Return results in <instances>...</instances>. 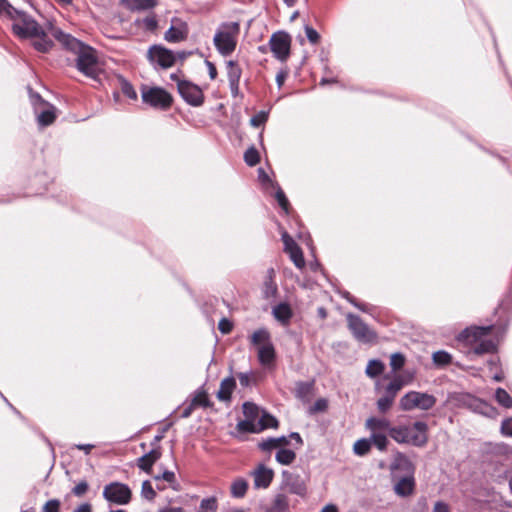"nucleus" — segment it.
Wrapping results in <instances>:
<instances>
[{"label":"nucleus","instance_id":"nucleus-1","mask_svg":"<svg viewBox=\"0 0 512 512\" xmlns=\"http://www.w3.org/2000/svg\"><path fill=\"white\" fill-rule=\"evenodd\" d=\"M0 16H6L13 21L12 30L15 35L32 38L36 50L45 53L52 48L53 42L44 29L29 15L15 9L7 0H0Z\"/></svg>","mask_w":512,"mask_h":512},{"label":"nucleus","instance_id":"nucleus-2","mask_svg":"<svg viewBox=\"0 0 512 512\" xmlns=\"http://www.w3.org/2000/svg\"><path fill=\"white\" fill-rule=\"evenodd\" d=\"M52 36L76 55V67L85 76L96 78L101 71L96 51L59 29L51 28Z\"/></svg>","mask_w":512,"mask_h":512},{"label":"nucleus","instance_id":"nucleus-3","mask_svg":"<svg viewBox=\"0 0 512 512\" xmlns=\"http://www.w3.org/2000/svg\"><path fill=\"white\" fill-rule=\"evenodd\" d=\"M427 424L421 421L413 425H400L390 429V437L397 443L424 446L427 443Z\"/></svg>","mask_w":512,"mask_h":512},{"label":"nucleus","instance_id":"nucleus-4","mask_svg":"<svg viewBox=\"0 0 512 512\" xmlns=\"http://www.w3.org/2000/svg\"><path fill=\"white\" fill-rule=\"evenodd\" d=\"M492 326L471 327L461 333V339L472 346V352L477 355L491 353L496 350V344L491 339H487Z\"/></svg>","mask_w":512,"mask_h":512},{"label":"nucleus","instance_id":"nucleus-5","mask_svg":"<svg viewBox=\"0 0 512 512\" xmlns=\"http://www.w3.org/2000/svg\"><path fill=\"white\" fill-rule=\"evenodd\" d=\"M240 31L238 22L224 23L217 30L213 42L218 52L228 56L234 52L237 45V36Z\"/></svg>","mask_w":512,"mask_h":512},{"label":"nucleus","instance_id":"nucleus-6","mask_svg":"<svg viewBox=\"0 0 512 512\" xmlns=\"http://www.w3.org/2000/svg\"><path fill=\"white\" fill-rule=\"evenodd\" d=\"M141 97L145 104L161 110H167L173 102L171 94L161 87L143 86Z\"/></svg>","mask_w":512,"mask_h":512},{"label":"nucleus","instance_id":"nucleus-7","mask_svg":"<svg viewBox=\"0 0 512 512\" xmlns=\"http://www.w3.org/2000/svg\"><path fill=\"white\" fill-rule=\"evenodd\" d=\"M347 326L353 337L361 343H374L377 333L371 329L359 316L352 313L346 315Z\"/></svg>","mask_w":512,"mask_h":512},{"label":"nucleus","instance_id":"nucleus-8","mask_svg":"<svg viewBox=\"0 0 512 512\" xmlns=\"http://www.w3.org/2000/svg\"><path fill=\"white\" fill-rule=\"evenodd\" d=\"M436 404V398L428 393L410 391L406 393L399 402L403 411L414 409L429 410Z\"/></svg>","mask_w":512,"mask_h":512},{"label":"nucleus","instance_id":"nucleus-9","mask_svg":"<svg viewBox=\"0 0 512 512\" xmlns=\"http://www.w3.org/2000/svg\"><path fill=\"white\" fill-rule=\"evenodd\" d=\"M291 43L292 38L285 31H277L273 33L269 40L271 52L274 57L281 62H286L290 57Z\"/></svg>","mask_w":512,"mask_h":512},{"label":"nucleus","instance_id":"nucleus-10","mask_svg":"<svg viewBox=\"0 0 512 512\" xmlns=\"http://www.w3.org/2000/svg\"><path fill=\"white\" fill-rule=\"evenodd\" d=\"M147 59L152 66L162 69L171 68L176 63L175 53L162 45H152L147 51Z\"/></svg>","mask_w":512,"mask_h":512},{"label":"nucleus","instance_id":"nucleus-11","mask_svg":"<svg viewBox=\"0 0 512 512\" xmlns=\"http://www.w3.org/2000/svg\"><path fill=\"white\" fill-rule=\"evenodd\" d=\"M103 497L112 504L127 505L131 501L132 492L124 483L111 482L104 487Z\"/></svg>","mask_w":512,"mask_h":512},{"label":"nucleus","instance_id":"nucleus-12","mask_svg":"<svg viewBox=\"0 0 512 512\" xmlns=\"http://www.w3.org/2000/svg\"><path fill=\"white\" fill-rule=\"evenodd\" d=\"M178 92L181 97L192 106H201L204 102L202 89L190 81L180 82Z\"/></svg>","mask_w":512,"mask_h":512},{"label":"nucleus","instance_id":"nucleus-13","mask_svg":"<svg viewBox=\"0 0 512 512\" xmlns=\"http://www.w3.org/2000/svg\"><path fill=\"white\" fill-rule=\"evenodd\" d=\"M465 403L472 411L480 413L489 418H496L498 416L497 409L481 399L468 397Z\"/></svg>","mask_w":512,"mask_h":512},{"label":"nucleus","instance_id":"nucleus-14","mask_svg":"<svg viewBox=\"0 0 512 512\" xmlns=\"http://www.w3.org/2000/svg\"><path fill=\"white\" fill-rule=\"evenodd\" d=\"M254 479L255 488H267L274 477L272 469L267 468L264 465H259L254 471L251 472Z\"/></svg>","mask_w":512,"mask_h":512},{"label":"nucleus","instance_id":"nucleus-15","mask_svg":"<svg viewBox=\"0 0 512 512\" xmlns=\"http://www.w3.org/2000/svg\"><path fill=\"white\" fill-rule=\"evenodd\" d=\"M188 37V26L185 22L177 21L164 34V39L169 43H178L186 40Z\"/></svg>","mask_w":512,"mask_h":512},{"label":"nucleus","instance_id":"nucleus-16","mask_svg":"<svg viewBox=\"0 0 512 512\" xmlns=\"http://www.w3.org/2000/svg\"><path fill=\"white\" fill-rule=\"evenodd\" d=\"M415 489V480L412 476L402 477L394 485V491L398 496L407 497L413 494Z\"/></svg>","mask_w":512,"mask_h":512},{"label":"nucleus","instance_id":"nucleus-17","mask_svg":"<svg viewBox=\"0 0 512 512\" xmlns=\"http://www.w3.org/2000/svg\"><path fill=\"white\" fill-rule=\"evenodd\" d=\"M160 457L161 450L159 448L153 449L138 459V467L141 470L150 473L152 466L160 459Z\"/></svg>","mask_w":512,"mask_h":512},{"label":"nucleus","instance_id":"nucleus-18","mask_svg":"<svg viewBox=\"0 0 512 512\" xmlns=\"http://www.w3.org/2000/svg\"><path fill=\"white\" fill-rule=\"evenodd\" d=\"M236 387V382L233 377L225 378L221 381L219 390L217 392V398L220 401H229L231 399L232 392Z\"/></svg>","mask_w":512,"mask_h":512},{"label":"nucleus","instance_id":"nucleus-19","mask_svg":"<svg viewBox=\"0 0 512 512\" xmlns=\"http://www.w3.org/2000/svg\"><path fill=\"white\" fill-rule=\"evenodd\" d=\"M366 427L372 431V433H381L382 431H388L390 433L391 427L389 420L386 418L370 417L366 420Z\"/></svg>","mask_w":512,"mask_h":512},{"label":"nucleus","instance_id":"nucleus-20","mask_svg":"<svg viewBox=\"0 0 512 512\" xmlns=\"http://www.w3.org/2000/svg\"><path fill=\"white\" fill-rule=\"evenodd\" d=\"M273 316L283 325H288L292 317V310L287 303H280L273 308Z\"/></svg>","mask_w":512,"mask_h":512},{"label":"nucleus","instance_id":"nucleus-21","mask_svg":"<svg viewBox=\"0 0 512 512\" xmlns=\"http://www.w3.org/2000/svg\"><path fill=\"white\" fill-rule=\"evenodd\" d=\"M258 359L264 366H268L273 363L275 359V349L272 342L258 348Z\"/></svg>","mask_w":512,"mask_h":512},{"label":"nucleus","instance_id":"nucleus-22","mask_svg":"<svg viewBox=\"0 0 512 512\" xmlns=\"http://www.w3.org/2000/svg\"><path fill=\"white\" fill-rule=\"evenodd\" d=\"M289 444V440L285 436L277 437V438H268L263 440L258 444L259 448L262 451H271L276 448H282Z\"/></svg>","mask_w":512,"mask_h":512},{"label":"nucleus","instance_id":"nucleus-23","mask_svg":"<svg viewBox=\"0 0 512 512\" xmlns=\"http://www.w3.org/2000/svg\"><path fill=\"white\" fill-rule=\"evenodd\" d=\"M403 377L401 375H395L393 379L390 381V383L385 387L384 395H387L393 399L396 398L398 392L402 389L404 386Z\"/></svg>","mask_w":512,"mask_h":512},{"label":"nucleus","instance_id":"nucleus-24","mask_svg":"<svg viewBox=\"0 0 512 512\" xmlns=\"http://www.w3.org/2000/svg\"><path fill=\"white\" fill-rule=\"evenodd\" d=\"M288 499L283 494H278L273 499L267 512H285L288 509Z\"/></svg>","mask_w":512,"mask_h":512},{"label":"nucleus","instance_id":"nucleus-25","mask_svg":"<svg viewBox=\"0 0 512 512\" xmlns=\"http://www.w3.org/2000/svg\"><path fill=\"white\" fill-rule=\"evenodd\" d=\"M271 342L270 334L266 329H258L251 336V343L258 348Z\"/></svg>","mask_w":512,"mask_h":512},{"label":"nucleus","instance_id":"nucleus-26","mask_svg":"<svg viewBox=\"0 0 512 512\" xmlns=\"http://www.w3.org/2000/svg\"><path fill=\"white\" fill-rule=\"evenodd\" d=\"M277 426V419L274 416L267 413H263L261 418L257 421V428H259V432L267 428H276Z\"/></svg>","mask_w":512,"mask_h":512},{"label":"nucleus","instance_id":"nucleus-27","mask_svg":"<svg viewBox=\"0 0 512 512\" xmlns=\"http://www.w3.org/2000/svg\"><path fill=\"white\" fill-rule=\"evenodd\" d=\"M248 489V483L244 479H237L231 485V494L236 498H242Z\"/></svg>","mask_w":512,"mask_h":512},{"label":"nucleus","instance_id":"nucleus-28","mask_svg":"<svg viewBox=\"0 0 512 512\" xmlns=\"http://www.w3.org/2000/svg\"><path fill=\"white\" fill-rule=\"evenodd\" d=\"M384 364L379 360H370L366 367L367 376L374 378L379 376L384 371Z\"/></svg>","mask_w":512,"mask_h":512},{"label":"nucleus","instance_id":"nucleus-29","mask_svg":"<svg viewBox=\"0 0 512 512\" xmlns=\"http://www.w3.org/2000/svg\"><path fill=\"white\" fill-rule=\"evenodd\" d=\"M227 68H228L227 74H228L229 83L240 82L242 70L239 67V65L236 62L230 60L227 63Z\"/></svg>","mask_w":512,"mask_h":512},{"label":"nucleus","instance_id":"nucleus-30","mask_svg":"<svg viewBox=\"0 0 512 512\" xmlns=\"http://www.w3.org/2000/svg\"><path fill=\"white\" fill-rule=\"evenodd\" d=\"M296 458V454L294 451L289 449H279L276 453V460L282 465L291 464Z\"/></svg>","mask_w":512,"mask_h":512},{"label":"nucleus","instance_id":"nucleus-31","mask_svg":"<svg viewBox=\"0 0 512 512\" xmlns=\"http://www.w3.org/2000/svg\"><path fill=\"white\" fill-rule=\"evenodd\" d=\"M237 430L243 433H258L259 428H257V421H253L251 419H245L239 421L237 424Z\"/></svg>","mask_w":512,"mask_h":512},{"label":"nucleus","instance_id":"nucleus-32","mask_svg":"<svg viewBox=\"0 0 512 512\" xmlns=\"http://www.w3.org/2000/svg\"><path fill=\"white\" fill-rule=\"evenodd\" d=\"M496 401L504 408L512 407V398L508 392L503 388H497L495 392Z\"/></svg>","mask_w":512,"mask_h":512},{"label":"nucleus","instance_id":"nucleus-33","mask_svg":"<svg viewBox=\"0 0 512 512\" xmlns=\"http://www.w3.org/2000/svg\"><path fill=\"white\" fill-rule=\"evenodd\" d=\"M158 0H130L129 8L131 10H146L157 5Z\"/></svg>","mask_w":512,"mask_h":512},{"label":"nucleus","instance_id":"nucleus-34","mask_svg":"<svg viewBox=\"0 0 512 512\" xmlns=\"http://www.w3.org/2000/svg\"><path fill=\"white\" fill-rule=\"evenodd\" d=\"M191 404L194 406V408L211 406L208 394L204 390H200L195 394L191 401Z\"/></svg>","mask_w":512,"mask_h":512},{"label":"nucleus","instance_id":"nucleus-35","mask_svg":"<svg viewBox=\"0 0 512 512\" xmlns=\"http://www.w3.org/2000/svg\"><path fill=\"white\" fill-rule=\"evenodd\" d=\"M55 117L54 107H50L38 115V122L42 126H47L54 122Z\"/></svg>","mask_w":512,"mask_h":512},{"label":"nucleus","instance_id":"nucleus-36","mask_svg":"<svg viewBox=\"0 0 512 512\" xmlns=\"http://www.w3.org/2000/svg\"><path fill=\"white\" fill-rule=\"evenodd\" d=\"M243 413L245 418L256 421L259 417V408L251 402H245L243 404Z\"/></svg>","mask_w":512,"mask_h":512},{"label":"nucleus","instance_id":"nucleus-37","mask_svg":"<svg viewBox=\"0 0 512 512\" xmlns=\"http://www.w3.org/2000/svg\"><path fill=\"white\" fill-rule=\"evenodd\" d=\"M433 362L438 366H445L451 363L452 357L446 351H437L433 353Z\"/></svg>","mask_w":512,"mask_h":512},{"label":"nucleus","instance_id":"nucleus-38","mask_svg":"<svg viewBox=\"0 0 512 512\" xmlns=\"http://www.w3.org/2000/svg\"><path fill=\"white\" fill-rule=\"evenodd\" d=\"M288 254L297 268L302 269L305 266V259L300 247L288 252Z\"/></svg>","mask_w":512,"mask_h":512},{"label":"nucleus","instance_id":"nucleus-39","mask_svg":"<svg viewBox=\"0 0 512 512\" xmlns=\"http://www.w3.org/2000/svg\"><path fill=\"white\" fill-rule=\"evenodd\" d=\"M371 443L367 439H360L354 443L353 450L355 454L363 456L369 452Z\"/></svg>","mask_w":512,"mask_h":512},{"label":"nucleus","instance_id":"nucleus-40","mask_svg":"<svg viewBox=\"0 0 512 512\" xmlns=\"http://www.w3.org/2000/svg\"><path fill=\"white\" fill-rule=\"evenodd\" d=\"M394 401H395V399H393L387 395L381 396L377 400V403H376L378 411L381 413H386L387 411L390 410Z\"/></svg>","mask_w":512,"mask_h":512},{"label":"nucleus","instance_id":"nucleus-41","mask_svg":"<svg viewBox=\"0 0 512 512\" xmlns=\"http://www.w3.org/2000/svg\"><path fill=\"white\" fill-rule=\"evenodd\" d=\"M244 160L247 165L255 166L260 160L258 151L254 147L249 148L244 154Z\"/></svg>","mask_w":512,"mask_h":512},{"label":"nucleus","instance_id":"nucleus-42","mask_svg":"<svg viewBox=\"0 0 512 512\" xmlns=\"http://www.w3.org/2000/svg\"><path fill=\"white\" fill-rule=\"evenodd\" d=\"M371 439L373 444L381 451L386 450L388 445V439L383 433H372Z\"/></svg>","mask_w":512,"mask_h":512},{"label":"nucleus","instance_id":"nucleus-43","mask_svg":"<svg viewBox=\"0 0 512 512\" xmlns=\"http://www.w3.org/2000/svg\"><path fill=\"white\" fill-rule=\"evenodd\" d=\"M405 364V357L401 353H394L390 357V366L393 372L400 370Z\"/></svg>","mask_w":512,"mask_h":512},{"label":"nucleus","instance_id":"nucleus-44","mask_svg":"<svg viewBox=\"0 0 512 512\" xmlns=\"http://www.w3.org/2000/svg\"><path fill=\"white\" fill-rule=\"evenodd\" d=\"M217 507V500L214 497L203 499L200 504L201 512H216Z\"/></svg>","mask_w":512,"mask_h":512},{"label":"nucleus","instance_id":"nucleus-45","mask_svg":"<svg viewBox=\"0 0 512 512\" xmlns=\"http://www.w3.org/2000/svg\"><path fill=\"white\" fill-rule=\"evenodd\" d=\"M328 408V400L325 398H319L316 400L313 406L310 407L309 413L315 414L319 412H325Z\"/></svg>","mask_w":512,"mask_h":512},{"label":"nucleus","instance_id":"nucleus-46","mask_svg":"<svg viewBox=\"0 0 512 512\" xmlns=\"http://www.w3.org/2000/svg\"><path fill=\"white\" fill-rule=\"evenodd\" d=\"M312 390V384L300 382L296 386V396L299 398H305L307 397Z\"/></svg>","mask_w":512,"mask_h":512},{"label":"nucleus","instance_id":"nucleus-47","mask_svg":"<svg viewBox=\"0 0 512 512\" xmlns=\"http://www.w3.org/2000/svg\"><path fill=\"white\" fill-rule=\"evenodd\" d=\"M141 494L144 498L148 500H153L156 496V492L153 489L151 483L149 481H144L142 484Z\"/></svg>","mask_w":512,"mask_h":512},{"label":"nucleus","instance_id":"nucleus-48","mask_svg":"<svg viewBox=\"0 0 512 512\" xmlns=\"http://www.w3.org/2000/svg\"><path fill=\"white\" fill-rule=\"evenodd\" d=\"M267 119L268 113L265 111H260L250 119V123L254 127H259L263 125L267 121Z\"/></svg>","mask_w":512,"mask_h":512},{"label":"nucleus","instance_id":"nucleus-49","mask_svg":"<svg viewBox=\"0 0 512 512\" xmlns=\"http://www.w3.org/2000/svg\"><path fill=\"white\" fill-rule=\"evenodd\" d=\"M282 240H283V243H284V250L286 253L294 250V249H297L299 248V246L297 245V243L294 241V239L287 233H284L282 235Z\"/></svg>","mask_w":512,"mask_h":512},{"label":"nucleus","instance_id":"nucleus-50","mask_svg":"<svg viewBox=\"0 0 512 512\" xmlns=\"http://www.w3.org/2000/svg\"><path fill=\"white\" fill-rule=\"evenodd\" d=\"M60 501L58 499H51L47 501L43 508V512H60Z\"/></svg>","mask_w":512,"mask_h":512},{"label":"nucleus","instance_id":"nucleus-51","mask_svg":"<svg viewBox=\"0 0 512 512\" xmlns=\"http://www.w3.org/2000/svg\"><path fill=\"white\" fill-rule=\"evenodd\" d=\"M122 92L124 95H126L128 98L132 99V100H136L137 99V93L135 91V89L133 88V86L124 81L122 83Z\"/></svg>","mask_w":512,"mask_h":512},{"label":"nucleus","instance_id":"nucleus-52","mask_svg":"<svg viewBox=\"0 0 512 512\" xmlns=\"http://www.w3.org/2000/svg\"><path fill=\"white\" fill-rule=\"evenodd\" d=\"M305 32H306V36H307L308 40L310 41V43L317 44L319 42L320 35L314 28H312L310 26H306Z\"/></svg>","mask_w":512,"mask_h":512},{"label":"nucleus","instance_id":"nucleus-53","mask_svg":"<svg viewBox=\"0 0 512 512\" xmlns=\"http://www.w3.org/2000/svg\"><path fill=\"white\" fill-rule=\"evenodd\" d=\"M88 488V483L86 481H81L72 489V492L75 496L81 497L88 491Z\"/></svg>","mask_w":512,"mask_h":512},{"label":"nucleus","instance_id":"nucleus-54","mask_svg":"<svg viewBox=\"0 0 512 512\" xmlns=\"http://www.w3.org/2000/svg\"><path fill=\"white\" fill-rule=\"evenodd\" d=\"M218 328L223 334H228L232 331L233 324L230 320L222 318L219 321Z\"/></svg>","mask_w":512,"mask_h":512},{"label":"nucleus","instance_id":"nucleus-55","mask_svg":"<svg viewBox=\"0 0 512 512\" xmlns=\"http://www.w3.org/2000/svg\"><path fill=\"white\" fill-rule=\"evenodd\" d=\"M501 432L506 436H512V417L507 418L502 422Z\"/></svg>","mask_w":512,"mask_h":512},{"label":"nucleus","instance_id":"nucleus-56","mask_svg":"<svg viewBox=\"0 0 512 512\" xmlns=\"http://www.w3.org/2000/svg\"><path fill=\"white\" fill-rule=\"evenodd\" d=\"M276 199L279 203V205L284 209L287 210L288 208V200L282 190H279L276 192Z\"/></svg>","mask_w":512,"mask_h":512},{"label":"nucleus","instance_id":"nucleus-57","mask_svg":"<svg viewBox=\"0 0 512 512\" xmlns=\"http://www.w3.org/2000/svg\"><path fill=\"white\" fill-rule=\"evenodd\" d=\"M450 507L443 501H437L434 505L433 512H449Z\"/></svg>","mask_w":512,"mask_h":512},{"label":"nucleus","instance_id":"nucleus-58","mask_svg":"<svg viewBox=\"0 0 512 512\" xmlns=\"http://www.w3.org/2000/svg\"><path fill=\"white\" fill-rule=\"evenodd\" d=\"M288 76V71L287 70H280L277 75H276V82L278 84V87H282V85L284 84L286 78Z\"/></svg>","mask_w":512,"mask_h":512},{"label":"nucleus","instance_id":"nucleus-59","mask_svg":"<svg viewBox=\"0 0 512 512\" xmlns=\"http://www.w3.org/2000/svg\"><path fill=\"white\" fill-rule=\"evenodd\" d=\"M155 479H163L169 483H173L175 481V474L172 471H164L162 476H156Z\"/></svg>","mask_w":512,"mask_h":512},{"label":"nucleus","instance_id":"nucleus-60","mask_svg":"<svg viewBox=\"0 0 512 512\" xmlns=\"http://www.w3.org/2000/svg\"><path fill=\"white\" fill-rule=\"evenodd\" d=\"M145 27L149 30H154L157 27V20L155 17H147L144 19Z\"/></svg>","mask_w":512,"mask_h":512},{"label":"nucleus","instance_id":"nucleus-61","mask_svg":"<svg viewBox=\"0 0 512 512\" xmlns=\"http://www.w3.org/2000/svg\"><path fill=\"white\" fill-rule=\"evenodd\" d=\"M206 66L208 68V73H209V76L212 80L216 79L217 77V69L215 67V65L210 62V61H206Z\"/></svg>","mask_w":512,"mask_h":512},{"label":"nucleus","instance_id":"nucleus-62","mask_svg":"<svg viewBox=\"0 0 512 512\" xmlns=\"http://www.w3.org/2000/svg\"><path fill=\"white\" fill-rule=\"evenodd\" d=\"M73 512H92V507L89 503L79 505Z\"/></svg>","mask_w":512,"mask_h":512},{"label":"nucleus","instance_id":"nucleus-63","mask_svg":"<svg viewBox=\"0 0 512 512\" xmlns=\"http://www.w3.org/2000/svg\"><path fill=\"white\" fill-rule=\"evenodd\" d=\"M75 447L78 450H83L86 454H89L95 446L93 444H78Z\"/></svg>","mask_w":512,"mask_h":512},{"label":"nucleus","instance_id":"nucleus-64","mask_svg":"<svg viewBox=\"0 0 512 512\" xmlns=\"http://www.w3.org/2000/svg\"><path fill=\"white\" fill-rule=\"evenodd\" d=\"M321 512H338V508L334 504H328L322 508Z\"/></svg>","mask_w":512,"mask_h":512}]
</instances>
